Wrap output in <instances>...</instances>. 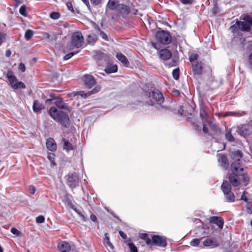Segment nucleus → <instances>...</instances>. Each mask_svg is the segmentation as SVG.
Here are the masks:
<instances>
[{
	"label": "nucleus",
	"mask_w": 252,
	"mask_h": 252,
	"mask_svg": "<svg viewBox=\"0 0 252 252\" xmlns=\"http://www.w3.org/2000/svg\"><path fill=\"white\" fill-rule=\"evenodd\" d=\"M242 154L240 151L237 150L231 154V158L234 162L231 165L229 180L234 187L246 186L249 182V177L244 173L243 168L240 163Z\"/></svg>",
	"instance_id": "nucleus-1"
},
{
	"label": "nucleus",
	"mask_w": 252,
	"mask_h": 252,
	"mask_svg": "<svg viewBox=\"0 0 252 252\" xmlns=\"http://www.w3.org/2000/svg\"><path fill=\"white\" fill-rule=\"evenodd\" d=\"M59 108L63 111L58 110L55 107H51L49 109V114L52 118L55 121L59 122L63 126L67 127L69 125V119L68 116L69 109L67 105L60 97L55 99L53 102Z\"/></svg>",
	"instance_id": "nucleus-2"
},
{
	"label": "nucleus",
	"mask_w": 252,
	"mask_h": 252,
	"mask_svg": "<svg viewBox=\"0 0 252 252\" xmlns=\"http://www.w3.org/2000/svg\"><path fill=\"white\" fill-rule=\"evenodd\" d=\"M146 95L148 96V100H147V102L149 105H154L157 103L159 107L164 108V106L161 105L164 101V98L158 90L153 88L150 92H147Z\"/></svg>",
	"instance_id": "nucleus-3"
},
{
	"label": "nucleus",
	"mask_w": 252,
	"mask_h": 252,
	"mask_svg": "<svg viewBox=\"0 0 252 252\" xmlns=\"http://www.w3.org/2000/svg\"><path fill=\"white\" fill-rule=\"evenodd\" d=\"M84 44V37L80 32H77L73 33L71 40L67 45V49L69 50H73L75 48L82 47Z\"/></svg>",
	"instance_id": "nucleus-4"
},
{
	"label": "nucleus",
	"mask_w": 252,
	"mask_h": 252,
	"mask_svg": "<svg viewBox=\"0 0 252 252\" xmlns=\"http://www.w3.org/2000/svg\"><path fill=\"white\" fill-rule=\"evenodd\" d=\"M221 188L226 201L229 202H234L235 197L231 191V186L230 183L227 181H224L223 182Z\"/></svg>",
	"instance_id": "nucleus-5"
},
{
	"label": "nucleus",
	"mask_w": 252,
	"mask_h": 252,
	"mask_svg": "<svg viewBox=\"0 0 252 252\" xmlns=\"http://www.w3.org/2000/svg\"><path fill=\"white\" fill-rule=\"evenodd\" d=\"M7 77L11 87L14 90H17L20 88L25 89L26 88L25 85L23 82L18 81L11 71H8L7 72Z\"/></svg>",
	"instance_id": "nucleus-6"
},
{
	"label": "nucleus",
	"mask_w": 252,
	"mask_h": 252,
	"mask_svg": "<svg viewBox=\"0 0 252 252\" xmlns=\"http://www.w3.org/2000/svg\"><path fill=\"white\" fill-rule=\"evenodd\" d=\"M156 37L158 41L163 44H168L171 41V35L169 32L164 31L157 32Z\"/></svg>",
	"instance_id": "nucleus-7"
},
{
	"label": "nucleus",
	"mask_w": 252,
	"mask_h": 252,
	"mask_svg": "<svg viewBox=\"0 0 252 252\" xmlns=\"http://www.w3.org/2000/svg\"><path fill=\"white\" fill-rule=\"evenodd\" d=\"M243 21H238L239 29L242 31H249L252 26V18L249 15H245Z\"/></svg>",
	"instance_id": "nucleus-8"
},
{
	"label": "nucleus",
	"mask_w": 252,
	"mask_h": 252,
	"mask_svg": "<svg viewBox=\"0 0 252 252\" xmlns=\"http://www.w3.org/2000/svg\"><path fill=\"white\" fill-rule=\"evenodd\" d=\"M237 131L239 134L243 137L250 135L252 132V121L249 124L243 125L238 127Z\"/></svg>",
	"instance_id": "nucleus-9"
},
{
	"label": "nucleus",
	"mask_w": 252,
	"mask_h": 252,
	"mask_svg": "<svg viewBox=\"0 0 252 252\" xmlns=\"http://www.w3.org/2000/svg\"><path fill=\"white\" fill-rule=\"evenodd\" d=\"M166 245V239L165 237L156 235L152 236L151 242L150 245L165 247Z\"/></svg>",
	"instance_id": "nucleus-10"
},
{
	"label": "nucleus",
	"mask_w": 252,
	"mask_h": 252,
	"mask_svg": "<svg viewBox=\"0 0 252 252\" xmlns=\"http://www.w3.org/2000/svg\"><path fill=\"white\" fill-rule=\"evenodd\" d=\"M67 184L71 188H74L79 185V177L76 173L69 174L66 178Z\"/></svg>",
	"instance_id": "nucleus-11"
},
{
	"label": "nucleus",
	"mask_w": 252,
	"mask_h": 252,
	"mask_svg": "<svg viewBox=\"0 0 252 252\" xmlns=\"http://www.w3.org/2000/svg\"><path fill=\"white\" fill-rule=\"evenodd\" d=\"M83 80L85 86L89 89L91 88L96 84L94 78L89 74L84 75L83 77Z\"/></svg>",
	"instance_id": "nucleus-12"
},
{
	"label": "nucleus",
	"mask_w": 252,
	"mask_h": 252,
	"mask_svg": "<svg viewBox=\"0 0 252 252\" xmlns=\"http://www.w3.org/2000/svg\"><path fill=\"white\" fill-rule=\"evenodd\" d=\"M192 67L194 75L200 76L203 72L202 63L201 62L196 61L192 63Z\"/></svg>",
	"instance_id": "nucleus-13"
},
{
	"label": "nucleus",
	"mask_w": 252,
	"mask_h": 252,
	"mask_svg": "<svg viewBox=\"0 0 252 252\" xmlns=\"http://www.w3.org/2000/svg\"><path fill=\"white\" fill-rule=\"evenodd\" d=\"M203 245L205 247H217L219 246V243L216 238H207L203 241Z\"/></svg>",
	"instance_id": "nucleus-14"
},
{
	"label": "nucleus",
	"mask_w": 252,
	"mask_h": 252,
	"mask_svg": "<svg viewBox=\"0 0 252 252\" xmlns=\"http://www.w3.org/2000/svg\"><path fill=\"white\" fill-rule=\"evenodd\" d=\"M217 156L218 161L220 166L226 170L229 165L227 158L222 154H218Z\"/></svg>",
	"instance_id": "nucleus-15"
},
{
	"label": "nucleus",
	"mask_w": 252,
	"mask_h": 252,
	"mask_svg": "<svg viewBox=\"0 0 252 252\" xmlns=\"http://www.w3.org/2000/svg\"><path fill=\"white\" fill-rule=\"evenodd\" d=\"M210 222L217 224L219 228L222 229L223 225V220L221 217L213 216L209 219Z\"/></svg>",
	"instance_id": "nucleus-16"
},
{
	"label": "nucleus",
	"mask_w": 252,
	"mask_h": 252,
	"mask_svg": "<svg viewBox=\"0 0 252 252\" xmlns=\"http://www.w3.org/2000/svg\"><path fill=\"white\" fill-rule=\"evenodd\" d=\"M159 56L161 59L163 60H168L171 57L172 54L169 50L164 49L159 51Z\"/></svg>",
	"instance_id": "nucleus-17"
},
{
	"label": "nucleus",
	"mask_w": 252,
	"mask_h": 252,
	"mask_svg": "<svg viewBox=\"0 0 252 252\" xmlns=\"http://www.w3.org/2000/svg\"><path fill=\"white\" fill-rule=\"evenodd\" d=\"M101 87L100 86L97 85L91 91L89 92L88 93H83L82 92L80 91L78 92V94L79 95H80L82 97L86 98L88 96H90V95L92 94H95L100 91Z\"/></svg>",
	"instance_id": "nucleus-18"
},
{
	"label": "nucleus",
	"mask_w": 252,
	"mask_h": 252,
	"mask_svg": "<svg viewBox=\"0 0 252 252\" xmlns=\"http://www.w3.org/2000/svg\"><path fill=\"white\" fill-rule=\"evenodd\" d=\"M58 248L61 252H67L70 250V246L67 242L62 241L58 244Z\"/></svg>",
	"instance_id": "nucleus-19"
},
{
	"label": "nucleus",
	"mask_w": 252,
	"mask_h": 252,
	"mask_svg": "<svg viewBox=\"0 0 252 252\" xmlns=\"http://www.w3.org/2000/svg\"><path fill=\"white\" fill-rule=\"evenodd\" d=\"M46 145L47 148L51 151H55L57 149L56 142L52 138H49L47 140Z\"/></svg>",
	"instance_id": "nucleus-20"
},
{
	"label": "nucleus",
	"mask_w": 252,
	"mask_h": 252,
	"mask_svg": "<svg viewBox=\"0 0 252 252\" xmlns=\"http://www.w3.org/2000/svg\"><path fill=\"white\" fill-rule=\"evenodd\" d=\"M116 58L124 65L126 66L129 63L126 57L125 56H124L123 54H122V53H117L116 55Z\"/></svg>",
	"instance_id": "nucleus-21"
},
{
	"label": "nucleus",
	"mask_w": 252,
	"mask_h": 252,
	"mask_svg": "<svg viewBox=\"0 0 252 252\" xmlns=\"http://www.w3.org/2000/svg\"><path fill=\"white\" fill-rule=\"evenodd\" d=\"M104 244L108 250H111L113 249V246L109 240V238L107 233L104 235Z\"/></svg>",
	"instance_id": "nucleus-22"
},
{
	"label": "nucleus",
	"mask_w": 252,
	"mask_h": 252,
	"mask_svg": "<svg viewBox=\"0 0 252 252\" xmlns=\"http://www.w3.org/2000/svg\"><path fill=\"white\" fill-rule=\"evenodd\" d=\"M200 116L202 120H204L205 121L207 122L208 125H209V126L211 129H212L213 130L215 129V128L216 127V125L215 124L212 125L211 124L209 123L207 121V114L204 110H202L200 111Z\"/></svg>",
	"instance_id": "nucleus-23"
},
{
	"label": "nucleus",
	"mask_w": 252,
	"mask_h": 252,
	"mask_svg": "<svg viewBox=\"0 0 252 252\" xmlns=\"http://www.w3.org/2000/svg\"><path fill=\"white\" fill-rule=\"evenodd\" d=\"M43 108L42 104L39 103L37 100H34L33 105V110L35 112H39Z\"/></svg>",
	"instance_id": "nucleus-24"
},
{
	"label": "nucleus",
	"mask_w": 252,
	"mask_h": 252,
	"mask_svg": "<svg viewBox=\"0 0 252 252\" xmlns=\"http://www.w3.org/2000/svg\"><path fill=\"white\" fill-rule=\"evenodd\" d=\"M117 70L118 67L116 64L107 66L104 69L105 72L108 74L116 72Z\"/></svg>",
	"instance_id": "nucleus-25"
},
{
	"label": "nucleus",
	"mask_w": 252,
	"mask_h": 252,
	"mask_svg": "<svg viewBox=\"0 0 252 252\" xmlns=\"http://www.w3.org/2000/svg\"><path fill=\"white\" fill-rule=\"evenodd\" d=\"M139 237L140 239L145 240L147 245H150L151 244L152 237L150 238L147 234L141 233L139 234Z\"/></svg>",
	"instance_id": "nucleus-26"
},
{
	"label": "nucleus",
	"mask_w": 252,
	"mask_h": 252,
	"mask_svg": "<svg viewBox=\"0 0 252 252\" xmlns=\"http://www.w3.org/2000/svg\"><path fill=\"white\" fill-rule=\"evenodd\" d=\"M118 5V0H109L107 6L108 7L112 9H115Z\"/></svg>",
	"instance_id": "nucleus-27"
},
{
	"label": "nucleus",
	"mask_w": 252,
	"mask_h": 252,
	"mask_svg": "<svg viewBox=\"0 0 252 252\" xmlns=\"http://www.w3.org/2000/svg\"><path fill=\"white\" fill-rule=\"evenodd\" d=\"M63 148L65 149L67 151L73 150V146L67 140L63 138Z\"/></svg>",
	"instance_id": "nucleus-28"
},
{
	"label": "nucleus",
	"mask_w": 252,
	"mask_h": 252,
	"mask_svg": "<svg viewBox=\"0 0 252 252\" xmlns=\"http://www.w3.org/2000/svg\"><path fill=\"white\" fill-rule=\"evenodd\" d=\"M33 35V32L31 30H28L25 33V38L27 40H30Z\"/></svg>",
	"instance_id": "nucleus-29"
},
{
	"label": "nucleus",
	"mask_w": 252,
	"mask_h": 252,
	"mask_svg": "<svg viewBox=\"0 0 252 252\" xmlns=\"http://www.w3.org/2000/svg\"><path fill=\"white\" fill-rule=\"evenodd\" d=\"M198 58V55L197 54L195 53H192L190 54L189 57V61L192 63H195V62L197 61V60Z\"/></svg>",
	"instance_id": "nucleus-30"
},
{
	"label": "nucleus",
	"mask_w": 252,
	"mask_h": 252,
	"mask_svg": "<svg viewBox=\"0 0 252 252\" xmlns=\"http://www.w3.org/2000/svg\"><path fill=\"white\" fill-rule=\"evenodd\" d=\"M55 155L53 153H50L48 154L47 158L51 161L53 165H55L56 162L55 161Z\"/></svg>",
	"instance_id": "nucleus-31"
},
{
	"label": "nucleus",
	"mask_w": 252,
	"mask_h": 252,
	"mask_svg": "<svg viewBox=\"0 0 252 252\" xmlns=\"http://www.w3.org/2000/svg\"><path fill=\"white\" fill-rule=\"evenodd\" d=\"M179 68L174 69L172 71V76L174 79L178 80L179 77Z\"/></svg>",
	"instance_id": "nucleus-32"
},
{
	"label": "nucleus",
	"mask_w": 252,
	"mask_h": 252,
	"mask_svg": "<svg viewBox=\"0 0 252 252\" xmlns=\"http://www.w3.org/2000/svg\"><path fill=\"white\" fill-rule=\"evenodd\" d=\"M238 29H239V26L238 21L237 20L236 23L230 27V30L232 32H235Z\"/></svg>",
	"instance_id": "nucleus-33"
},
{
	"label": "nucleus",
	"mask_w": 252,
	"mask_h": 252,
	"mask_svg": "<svg viewBox=\"0 0 252 252\" xmlns=\"http://www.w3.org/2000/svg\"><path fill=\"white\" fill-rule=\"evenodd\" d=\"M225 138L229 141H233L234 138L231 134L230 131H228L225 134Z\"/></svg>",
	"instance_id": "nucleus-34"
},
{
	"label": "nucleus",
	"mask_w": 252,
	"mask_h": 252,
	"mask_svg": "<svg viewBox=\"0 0 252 252\" xmlns=\"http://www.w3.org/2000/svg\"><path fill=\"white\" fill-rule=\"evenodd\" d=\"M200 240V239H194L191 241V242H190V244L192 246L196 247L199 244Z\"/></svg>",
	"instance_id": "nucleus-35"
},
{
	"label": "nucleus",
	"mask_w": 252,
	"mask_h": 252,
	"mask_svg": "<svg viewBox=\"0 0 252 252\" xmlns=\"http://www.w3.org/2000/svg\"><path fill=\"white\" fill-rule=\"evenodd\" d=\"M19 12L22 15H23L24 16H27V12H26L25 5H22L21 6V7L19 9Z\"/></svg>",
	"instance_id": "nucleus-36"
},
{
	"label": "nucleus",
	"mask_w": 252,
	"mask_h": 252,
	"mask_svg": "<svg viewBox=\"0 0 252 252\" xmlns=\"http://www.w3.org/2000/svg\"><path fill=\"white\" fill-rule=\"evenodd\" d=\"M79 51H77L76 52H71L69 54H66L64 57V60H67L70 59L72 56H73L74 55L77 54L79 52Z\"/></svg>",
	"instance_id": "nucleus-37"
},
{
	"label": "nucleus",
	"mask_w": 252,
	"mask_h": 252,
	"mask_svg": "<svg viewBox=\"0 0 252 252\" xmlns=\"http://www.w3.org/2000/svg\"><path fill=\"white\" fill-rule=\"evenodd\" d=\"M50 96L51 98L47 99L46 100V104H51V103H52V100H54L55 101V99L57 98H55V95L53 94H50Z\"/></svg>",
	"instance_id": "nucleus-38"
},
{
	"label": "nucleus",
	"mask_w": 252,
	"mask_h": 252,
	"mask_svg": "<svg viewBox=\"0 0 252 252\" xmlns=\"http://www.w3.org/2000/svg\"><path fill=\"white\" fill-rule=\"evenodd\" d=\"M247 212L250 214H252V200L248 203L247 205Z\"/></svg>",
	"instance_id": "nucleus-39"
},
{
	"label": "nucleus",
	"mask_w": 252,
	"mask_h": 252,
	"mask_svg": "<svg viewBox=\"0 0 252 252\" xmlns=\"http://www.w3.org/2000/svg\"><path fill=\"white\" fill-rule=\"evenodd\" d=\"M87 41L88 43L93 45L95 42V40L94 36L91 35H89L87 38Z\"/></svg>",
	"instance_id": "nucleus-40"
},
{
	"label": "nucleus",
	"mask_w": 252,
	"mask_h": 252,
	"mask_svg": "<svg viewBox=\"0 0 252 252\" xmlns=\"http://www.w3.org/2000/svg\"><path fill=\"white\" fill-rule=\"evenodd\" d=\"M50 17L54 20L58 19L60 17V14L58 12H52L50 14Z\"/></svg>",
	"instance_id": "nucleus-41"
},
{
	"label": "nucleus",
	"mask_w": 252,
	"mask_h": 252,
	"mask_svg": "<svg viewBox=\"0 0 252 252\" xmlns=\"http://www.w3.org/2000/svg\"><path fill=\"white\" fill-rule=\"evenodd\" d=\"M45 219L42 216H39L36 218V221L38 223H42L44 222Z\"/></svg>",
	"instance_id": "nucleus-42"
},
{
	"label": "nucleus",
	"mask_w": 252,
	"mask_h": 252,
	"mask_svg": "<svg viewBox=\"0 0 252 252\" xmlns=\"http://www.w3.org/2000/svg\"><path fill=\"white\" fill-rule=\"evenodd\" d=\"M129 247L131 252H138L136 247L133 244H129Z\"/></svg>",
	"instance_id": "nucleus-43"
},
{
	"label": "nucleus",
	"mask_w": 252,
	"mask_h": 252,
	"mask_svg": "<svg viewBox=\"0 0 252 252\" xmlns=\"http://www.w3.org/2000/svg\"><path fill=\"white\" fill-rule=\"evenodd\" d=\"M228 115H231V116H242L243 115L245 114V113L244 112H243V113H239V112H229L228 113Z\"/></svg>",
	"instance_id": "nucleus-44"
},
{
	"label": "nucleus",
	"mask_w": 252,
	"mask_h": 252,
	"mask_svg": "<svg viewBox=\"0 0 252 252\" xmlns=\"http://www.w3.org/2000/svg\"><path fill=\"white\" fill-rule=\"evenodd\" d=\"M18 68L19 70H20L22 72H24L26 70V67L24 63H20L19 64Z\"/></svg>",
	"instance_id": "nucleus-45"
},
{
	"label": "nucleus",
	"mask_w": 252,
	"mask_h": 252,
	"mask_svg": "<svg viewBox=\"0 0 252 252\" xmlns=\"http://www.w3.org/2000/svg\"><path fill=\"white\" fill-rule=\"evenodd\" d=\"M10 231L12 234L16 235L17 236H18L20 234L19 231L15 228H12L11 229Z\"/></svg>",
	"instance_id": "nucleus-46"
},
{
	"label": "nucleus",
	"mask_w": 252,
	"mask_h": 252,
	"mask_svg": "<svg viewBox=\"0 0 252 252\" xmlns=\"http://www.w3.org/2000/svg\"><path fill=\"white\" fill-rule=\"evenodd\" d=\"M245 193H246L244 191L243 194L241 195L240 199L242 200H244L245 202H247L248 201V198H247V196L246 195Z\"/></svg>",
	"instance_id": "nucleus-47"
},
{
	"label": "nucleus",
	"mask_w": 252,
	"mask_h": 252,
	"mask_svg": "<svg viewBox=\"0 0 252 252\" xmlns=\"http://www.w3.org/2000/svg\"><path fill=\"white\" fill-rule=\"evenodd\" d=\"M100 36L104 40H108V37H107V35L106 33H105L104 32H100Z\"/></svg>",
	"instance_id": "nucleus-48"
},
{
	"label": "nucleus",
	"mask_w": 252,
	"mask_h": 252,
	"mask_svg": "<svg viewBox=\"0 0 252 252\" xmlns=\"http://www.w3.org/2000/svg\"><path fill=\"white\" fill-rule=\"evenodd\" d=\"M152 46L156 49L158 50L160 49V45L158 43L152 42Z\"/></svg>",
	"instance_id": "nucleus-49"
},
{
	"label": "nucleus",
	"mask_w": 252,
	"mask_h": 252,
	"mask_svg": "<svg viewBox=\"0 0 252 252\" xmlns=\"http://www.w3.org/2000/svg\"><path fill=\"white\" fill-rule=\"evenodd\" d=\"M119 233L121 237H122L124 239H126L127 238L126 235L122 231H119Z\"/></svg>",
	"instance_id": "nucleus-50"
},
{
	"label": "nucleus",
	"mask_w": 252,
	"mask_h": 252,
	"mask_svg": "<svg viewBox=\"0 0 252 252\" xmlns=\"http://www.w3.org/2000/svg\"><path fill=\"white\" fill-rule=\"evenodd\" d=\"M102 56V54L99 52H95V55H94V58L95 59H100Z\"/></svg>",
	"instance_id": "nucleus-51"
},
{
	"label": "nucleus",
	"mask_w": 252,
	"mask_h": 252,
	"mask_svg": "<svg viewBox=\"0 0 252 252\" xmlns=\"http://www.w3.org/2000/svg\"><path fill=\"white\" fill-rule=\"evenodd\" d=\"M29 189H30V192L31 194H33L34 193L35 191V188L34 187H33V186L30 187Z\"/></svg>",
	"instance_id": "nucleus-52"
},
{
	"label": "nucleus",
	"mask_w": 252,
	"mask_h": 252,
	"mask_svg": "<svg viewBox=\"0 0 252 252\" xmlns=\"http://www.w3.org/2000/svg\"><path fill=\"white\" fill-rule=\"evenodd\" d=\"M90 219H91L93 221L95 222V221L96 220L97 218H96V216H95L94 214H91V216H90Z\"/></svg>",
	"instance_id": "nucleus-53"
},
{
	"label": "nucleus",
	"mask_w": 252,
	"mask_h": 252,
	"mask_svg": "<svg viewBox=\"0 0 252 252\" xmlns=\"http://www.w3.org/2000/svg\"><path fill=\"white\" fill-rule=\"evenodd\" d=\"M91 2L95 5H97L100 3L101 0H90Z\"/></svg>",
	"instance_id": "nucleus-54"
},
{
	"label": "nucleus",
	"mask_w": 252,
	"mask_h": 252,
	"mask_svg": "<svg viewBox=\"0 0 252 252\" xmlns=\"http://www.w3.org/2000/svg\"><path fill=\"white\" fill-rule=\"evenodd\" d=\"M4 36L5 35L4 34L0 33V45L2 42L3 39L5 38Z\"/></svg>",
	"instance_id": "nucleus-55"
},
{
	"label": "nucleus",
	"mask_w": 252,
	"mask_h": 252,
	"mask_svg": "<svg viewBox=\"0 0 252 252\" xmlns=\"http://www.w3.org/2000/svg\"><path fill=\"white\" fill-rule=\"evenodd\" d=\"M66 6L69 10H70V11L73 10V7L72 6V4L70 2H67L66 3Z\"/></svg>",
	"instance_id": "nucleus-56"
},
{
	"label": "nucleus",
	"mask_w": 252,
	"mask_h": 252,
	"mask_svg": "<svg viewBox=\"0 0 252 252\" xmlns=\"http://www.w3.org/2000/svg\"><path fill=\"white\" fill-rule=\"evenodd\" d=\"M184 4H189L191 3V0H180Z\"/></svg>",
	"instance_id": "nucleus-57"
},
{
	"label": "nucleus",
	"mask_w": 252,
	"mask_h": 252,
	"mask_svg": "<svg viewBox=\"0 0 252 252\" xmlns=\"http://www.w3.org/2000/svg\"><path fill=\"white\" fill-rule=\"evenodd\" d=\"M172 94H173V95H174L178 96L180 94V92L178 90H174V91H173Z\"/></svg>",
	"instance_id": "nucleus-58"
},
{
	"label": "nucleus",
	"mask_w": 252,
	"mask_h": 252,
	"mask_svg": "<svg viewBox=\"0 0 252 252\" xmlns=\"http://www.w3.org/2000/svg\"><path fill=\"white\" fill-rule=\"evenodd\" d=\"M203 131L205 133H208V127L205 126V125L204 124L203 125Z\"/></svg>",
	"instance_id": "nucleus-59"
},
{
	"label": "nucleus",
	"mask_w": 252,
	"mask_h": 252,
	"mask_svg": "<svg viewBox=\"0 0 252 252\" xmlns=\"http://www.w3.org/2000/svg\"><path fill=\"white\" fill-rule=\"evenodd\" d=\"M81 218V219L83 221H86L87 220V219L85 217V216L83 215V214H81V215H80L79 216Z\"/></svg>",
	"instance_id": "nucleus-60"
},
{
	"label": "nucleus",
	"mask_w": 252,
	"mask_h": 252,
	"mask_svg": "<svg viewBox=\"0 0 252 252\" xmlns=\"http://www.w3.org/2000/svg\"><path fill=\"white\" fill-rule=\"evenodd\" d=\"M83 2L88 7L90 6V3L88 0H82Z\"/></svg>",
	"instance_id": "nucleus-61"
},
{
	"label": "nucleus",
	"mask_w": 252,
	"mask_h": 252,
	"mask_svg": "<svg viewBox=\"0 0 252 252\" xmlns=\"http://www.w3.org/2000/svg\"><path fill=\"white\" fill-rule=\"evenodd\" d=\"M74 210L78 214V215H81V214H82V212L79 210V209H77L76 208H74Z\"/></svg>",
	"instance_id": "nucleus-62"
},
{
	"label": "nucleus",
	"mask_w": 252,
	"mask_h": 252,
	"mask_svg": "<svg viewBox=\"0 0 252 252\" xmlns=\"http://www.w3.org/2000/svg\"><path fill=\"white\" fill-rule=\"evenodd\" d=\"M10 54H11V52L9 51H7L6 52V56H7V57L10 56Z\"/></svg>",
	"instance_id": "nucleus-63"
},
{
	"label": "nucleus",
	"mask_w": 252,
	"mask_h": 252,
	"mask_svg": "<svg viewBox=\"0 0 252 252\" xmlns=\"http://www.w3.org/2000/svg\"><path fill=\"white\" fill-rule=\"evenodd\" d=\"M17 3H21L22 2V0H15Z\"/></svg>",
	"instance_id": "nucleus-64"
}]
</instances>
